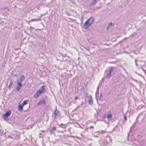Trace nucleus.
<instances>
[{"label": "nucleus", "mask_w": 146, "mask_h": 146, "mask_svg": "<svg viewBox=\"0 0 146 146\" xmlns=\"http://www.w3.org/2000/svg\"><path fill=\"white\" fill-rule=\"evenodd\" d=\"M94 22V19L92 17L86 21L84 25V28L85 29L88 28Z\"/></svg>", "instance_id": "1"}, {"label": "nucleus", "mask_w": 146, "mask_h": 146, "mask_svg": "<svg viewBox=\"0 0 146 146\" xmlns=\"http://www.w3.org/2000/svg\"><path fill=\"white\" fill-rule=\"evenodd\" d=\"M100 143L102 146H104L108 144V142L106 140L104 139L100 141Z\"/></svg>", "instance_id": "2"}, {"label": "nucleus", "mask_w": 146, "mask_h": 146, "mask_svg": "<svg viewBox=\"0 0 146 146\" xmlns=\"http://www.w3.org/2000/svg\"><path fill=\"white\" fill-rule=\"evenodd\" d=\"M25 79V77L23 75H22L21 77L19 78V80H18L17 81V83L18 84L19 83L20 84H22L21 83L23 81V80Z\"/></svg>", "instance_id": "3"}, {"label": "nucleus", "mask_w": 146, "mask_h": 146, "mask_svg": "<svg viewBox=\"0 0 146 146\" xmlns=\"http://www.w3.org/2000/svg\"><path fill=\"white\" fill-rule=\"evenodd\" d=\"M88 102L90 105H92L93 104V100L92 99V96L91 95H89L88 96Z\"/></svg>", "instance_id": "4"}, {"label": "nucleus", "mask_w": 146, "mask_h": 146, "mask_svg": "<svg viewBox=\"0 0 146 146\" xmlns=\"http://www.w3.org/2000/svg\"><path fill=\"white\" fill-rule=\"evenodd\" d=\"M11 111H10L6 112V113L3 116V118L5 119H6L11 114Z\"/></svg>", "instance_id": "5"}, {"label": "nucleus", "mask_w": 146, "mask_h": 146, "mask_svg": "<svg viewBox=\"0 0 146 146\" xmlns=\"http://www.w3.org/2000/svg\"><path fill=\"white\" fill-rule=\"evenodd\" d=\"M113 71V70L112 67H111V68L109 69V72L107 74V77L109 78L111 76V73Z\"/></svg>", "instance_id": "6"}, {"label": "nucleus", "mask_w": 146, "mask_h": 146, "mask_svg": "<svg viewBox=\"0 0 146 146\" xmlns=\"http://www.w3.org/2000/svg\"><path fill=\"white\" fill-rule=\"evenodd\" d=\"M45 90V86H43L40 88L38 91L40 92L41 94L44 92Z\"/></svg>", "instance_id": "7"}, {"label": "nucleus", "mask_w": 146, "mask_h": 146, "mask_svg": "<svg viewBox=\"0 0 146 146\" xmlns=\"http://www.w3.org/2000/svg\"><path fill=\"white\" fill-rule=\"evenodd\" d=\"M17 84V86L16 89L18 91H19L22 86V84H20L19 83L18 84Z\"/></svg>", "instance_id": "8"}, {"label": "nucleus", "mask_w": 146, "mask_h": 146, "mask_svg": "<svg viewBox=\"0 0 146 146\" xmlns=\"http://www.w3.org/2000/svg\"><path fill=\"white\" fill-rule=\"evenodd\" d=\"M45 101L44 99H42V100H40L38 103L37 105H39L42 104H45Z\"/></svg>", "instance_id": "9"}, {"label": "nucleus", "mask_w": 146, "mask_h": 146, "mask_svg": "<svg viewBox=\"0 0 146 146\" xmlns=\"http://www.w3.org/2000/svg\"><path fill=\"white\" fill-rule=\"evenodd\" d=\"M56 130V127H52V129H50V134H52L53 132L54 131H55Z\"/></svg>", "instance_id": "10"}, {"label": "nucleus", "mask_w": 146, "mask_h": 146, "mask_svg": "<svg viewBox=\"0 0 146 146\" xmlns=\"http://www.w3.org/2000/svg\"><path fill=\"white\" fill-rule=\"evenodd\" d=\"M40 92L38 91L34 95V98H37L39 96L41 93Z\"/></svg>", "instance_id": "11"}, {"label": "nucleus", "mask_w": 146, "mask_h": 146, "mask_svg": "<svg viewBox=\"0 0 146 146\" xmlns=\"http://www.w3.org/2000/svg\"><path fill=\"white\" fill-rule=\"evenodd\" d=\"M58 114L59 112L56 109L54 113V115L55 118H56V116L58 115Z\"/></svg>", "instance_id": "12"}, {"label": "nucleus", "mask_w": 146, "mask_h": 146, "mask_svg": "<svg viewBox=\"0 0 146 146\" xmlns=\"http://www.w3.org/2000/svg\"><path fill=\"white\" fill-rule=\"evenodd\" d=\"M13 82L12 80L11 79L10 80V82L9 83V85L8 86V88L10 89L12 87V85L13 84Z\"/></svg>", "instance_id": "13"}, {"label": "nucleus", "mask_w": 146, "mask_h": 146, "mask_svg": "<svg viewBox=\"0 0 146 146\" xmlns=\"http://www.w3.org/2000/svg\"><path fill=\"white\" fill-rule=\"evenodd\" d=\"M23 106L22 104H19V110L20 111H21L23 110Z\"/></svg>", "instance_id": "14"}, {"label": "nucleus", "mask_w": 146, "mask_h": 146, "mask_svg": "<svg viewBox=\"0 0 146 146\" xmlns=\"http://www.w3.org/2000/svg\"><path fill=\"white\" fill-rule=\"evenodd\" d=\"M97 2V0H93L91 2V5H94L96 4Z\"/></svg>", "instance_id": "15"}, {"label": "nucleus", "mask_w": 146, "mask_h": 146, "mask_svg": "<svg viewBox=\"0 0 146 146\" xmlns=\"http://www.w3.org/2000/svg\"><path fill=\"white\" fill-rule=\"evenodd\" d=\"M113 26V24L112 23H110L108 25V27H107V29H109L112 26Z\"/></svg>", "instance_id": "16"}, {"label": "nucleus", "mask_w": 146, "mask_h": 146, "mask_svg": "<svg viewBox=\"0 0 146 146\" xmlns=\"http://www.w3.org/2000/svg\"><path fill=\"white\" fill-rule=\"evenodd\" d=\"M41 19H32L30 21L31 22H33L35 21H40Z\"/></svg>", "instance_id": "17"}, {"label": "nucleus", "mask_w": 146, "mask_h": 146, "mask_svg": "<svg viewBox=\"0 0 146 146\" xmlns=\"http://www.w3.org/2000/svg\"><path fill=\"white\" fill-rule=\"evenodd\" d=\"M112 115L111 114H109L107 116V118L108 119H110L112 117Z\"/></svg>", "instance_id": "18"}, {"label": "nucleus", "mask_w": 146, "mask_h": 146, "mask_svg": "<svg viewBox=\"0 0 146 146\" xmlns=\"http://www.w3.org/2000/svg\"><path fill=\"white\" fill-rule=\"evenodd\" d=\"M27 102H28L27 100L24 101L23 102V104H22L23 105V106H24V105H25L27 104Z\"/></svg>", "instance_id": "19"}, {"label": "nucleus", "mask_w": 146, "mask_h": 146, "mask_svg": "<svg viewBox=\"0 0 146 146\" xmlns=\"http://www.w3.org/2000/svg\"><path fill=\"white\" fill-rule=\"evenodd\" d=\"M106 132V131H101V132L100 131H98L97 132V133H98L99 134H100L101 133H105Z\"/></svg>", "instance_id": "20"}, {"label": "nucleus", "mask_w": 146, "mask_h": 146, "mask_svg": "<svg viewBox=\"0 0 146 146\" xmlns=\"http://www.w3.org/2000/svg\"><path fill=\"white\" fill-rule=\"evenodd\" d=\"M124 120L125 121H126L127 120V117L125 115L124 116Z\"/></svg>", "instance_id": "21"}, {"label": "nucleus", "mask_w": 146, "mask_h": 146, "mask_svg": "<svg viewBox=\"0 0 146 146\" xmlns=\"http://www.w3.org/2000/svg\"><path fill=\"white\" fill-rule=\"evenodd\" d=\"M86 50H88V51L89 52H90V51L89 48H86Z\"/></svg>", "instance_id": "22"}, {"label": "nucleus", "mask_w": 146, "mask_h": 146, "mask_svg": "<svg viewBox=\"0 0 146 146\" xmlns=\"http://www.w3.org/2000/svg\"><path fill=\"white\" fill-rule=\"evenodd\" d=\"M64 126V125L62 124H61L60 125V127H63V126Z\"/></svg>", "instance_id": "23"}, {"label": "nucleus", "mask_w": 146, "mask_h": 146, "mask_svg": "<svg viewBox=\"0 0 146 146\" xmlns=\"http://www.w3.org/2000/svg\"><path fill=\"white\" fill-rule=\"evenodd\" d=\"M98 88H97V92H96V95L97 94V93H98Z\"/></svg>", "instance_id": "24"}, {"label": "nucleus", "mask_w": 146, "mask_h": 146, "mask_svg": "<svg viewBox=\"0 0 146 146\" xmlns=\"http://www.w3.org/2000/svg\"><path fill=\"white\" fill-rule=\"evenodd\" d=\"M91 128H93V126H91L90 127Z\"/></svg>", "instance_id": "25"}, {"label": "nucleus", "mask_w": 146, "mask_h": 146, "mask_svg": "<svg viewBox=\"0 0 146 146\" xmlns=\"http://www.w3.org/2000/svg\"><path fill=\"white\" fill-rule=\"evenodd\" d=\"M135 62L136 64L137 65V63H136V60H135Z\"/></svg>", "instance_id": "26"}, {"label": "nucleus", "mask_w": 146, "mask_h": 146, "mask_svg": "<svg viewBox=\"0 0 146 146\" xmlns=\"http://www.w3.org/2000/svg\"><path fill=\"white\" fill-rule=\"evenodd\" d=\"M16 76L15 75H14V76Z\"/></svg>", "instance_id": "27"}, {"label": "nucleus", "mask_w": 146, "mask_h": 146, "mask_svg": "<svg viewBox=\"0 0 146 146\" xmlns=\"http://www.w3.org/2000/svg\"><path fill=\"white\" fill-rule=\"evenodd\" d=\"M139 117V116H138V117H137V118H138V117Z\"/></svg>", "instance_id": "28"}]
</instances>
